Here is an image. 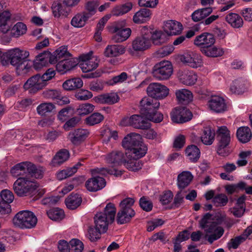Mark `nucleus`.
<instances>
[{
    "label": "nucleus",
    "instance_id": "f257e3e1",
    "mask_svg": "<svg viewBox=\"0 0 252 252\" xmlns=\"http://www.w3.org/2000/svg\"><path fill=\"white\" fill-rule=\"evenodd\" d=\"M217 222L214 220L213 215L210 213L205 214L200 221V225L206 233V237L208 241L212 244L215 241L220 239L223 234L224 230L222 227L218 226V224L225 223V216H220L217 219Z\"/></svg>",
    "mask_w": 252,
    "mask_h": 252
},
{
    "label": "nucleus",
    "instance_id": "f03ea898",
    "mask_svg": "<svg viewBox=\"0 0 252 252\" xmlns=\"http://www.w3.org/2000/svg\"><path fill=\"white\" fill-rule=\"evenodd\" d=\"M106 161L107 163L112 164V168H100L93 169L91 170L93 175H95L96 174H101L102 175H114L118 177L122 174V171L118 170L116 166L121 165L125 160L124 154L120 151H114L108 154L105 158Z\"/></svg>",
    "mask_w": 252,
    "mask_h": 252
},
{
    "label": "nucleus",
    "instance_id": "7ed1b4c3",
    "mask_svg": "<svg viewBox=\"0 0 252 252\" xmlns=\"http://www.w3.org/2000/svg\"><path fill=\"white\" fill-rule=\"evenodd\" d=\"M116 213V208L114 204L108 203L103 212H98L94 217V226L96 229L102 233L106 232L109 224L114 220Z\"/></svg>",
    "mask_w": 252,
    "mask_h": 252
},
{
    "label": "nucleus",
    "instance_id": "20e7f679",
    "mask_svg": "<svg viewBox=\"0 0 252 252\" xmlns=\"http://www.w3.org/2000/svg\"><path fill=\"white\" fill-rule=\"evenodd\" d=\"M38 187L37 183L26 177H19L14 183L13 189L20 197L32 194Z\"/></svg>",
    "mask_w": 252,
    "mask_h": 252
},
{
    "label": "nucleus",
    "instance_id": "39448f33",
    "mask_svg": "<svg viewBox=\"0 0 252 252\" xmlns=\"http://www.w3.org/2000/svg\"><path fill=\"white\" fill-rule=\"evenodd\" d=\"M37 218L34 214L29 211H20L13 219L14 224L21 228H32L37 223Z\"/></svg>",
    "mask_w": 252,
    "mask_h": 252
},
{
    "label": "nucleus",
    "instance_id": "423d86ee",
    "mask_svg": "<svg viewBox=\"0 0 252 252\" xmlns=\"http://www.w3.org/2000/svg\"><path fill=\"white\" fill-rule=\"evenodd\" d=\"M141 32L142 34L137 36L132 42V48L136 52H143L150 48L152 46L151 30L144 27Z\"/></svg>",
    "mask_w": 252,
    "mask_h": 252
},
{
    "label": "nucleus",
    "instance_id": "0eeeda50",
    "mask_svg": "<svg viewBox=\"0 0 252 252\" xmlns=\"http://www.w3.org/2000/svg\"><path fill=\"white\" fill-rule=\"evenodd\" d=\"M173 66L170 62L164 61L156 64L153 68L154 77L159 80H167L173 73Z\"/></svg>",
    "mask_w": 252,
    "mask_h": 252
},
{
    "label": "nucleus",
    "instance_id": "6e6552de",
    "mask_svg": "<svg viewBox=\"0 0 252 252\" xmlns=\"http://www.w3.org/2000/svg\"><path fill=\"white\" fill-rule=\"evenodd\" d=\"M123 126H130L141 129H146L150 127V123L139 115H133L130 117L124 118L121 122Z\"/></svg>",
    "mask_w": 252,
    "mask_h": 252
},
{
    "label": "nucleus",
    "instance_id": "1a4fd4ad",
    "mask_svg": "<svg viewBox=\"0 0 252 252\" xmlns=\"http://www.w3.org/2000/svg\"><path fill=\"white\" fill-rule=\"evenodd\" d=\"M93 52L91 51L86 54L80 56L79 66L84 72L91 71L98 66V61L96 57L93 56Z\"/></svg>",
    "mask_w": 252,
    "mask_h": 252
},
{
    "label": "nucleus",
    "instance_id": "9d476101",
    "mask_svg": "<svg viewBox=\"0 0 252 252\" xmlns=\"http://www.w3.org/2000/svg\"><path fill=\"white\" fill-rule=\"evenodd\" d=\"M169 91L167 87L158 83H151L147 88L149 96L157 100L166 97L169 94Z\"/></svg>",
    "mask_w": 252,
    "mask_h": 252
},
{
    "label": "nucleus",
    "instance_id": "9b49d317",
    "mask_svg": "<svg viewBox=\"0 0 252 252\" xmlns=\"http://www.w3.org/2000/svg\"><path fill=\"white\" fill-rule=\"evenodd\" d=\"M46 86L45 83L40 77V74H37L27 80L23 85V88L25 90L28 91L30 94H34Z\"/></svg>",
    "mask_w": 252,
    "mask_h": 252
},
{
    "label": "nucleus",
    "instance_id": "f8f14e48",
    "mask_svg": "<svg viewBox=\"0 0 252 252\" xmlns=\"http://www.w3.org/2000/svg\"><path fill=\"white\" fill-rule=\"evenodd\" d=\"M29 56V52L19 48H14L6 52V58H8L10 64L17 67L25 59Z\"/></svg>",
    "mask_w": 252,
    "mask_h": 252
},
{
    "label": "nucleus",
    "instance_id": "ddd939ff",
    "mask_svg": "<svg viewBox=\"0 0 252 252\" xmlns=\"http://www.w3.org/2000/svg\"><path fill=\"white\" fill-rule=\"evenodd\" d=\"M159 105L158 100L151 97H145L140 101V112L145 117L157 110Z\"/></svg>",
    "mask_w": 252,
    "mask_h": 252
},
{
    "label": "nucleus",
    "instance_id": "4468645a",
    "mask_svg": "<svg viewBox=\"0 0 252 252\" xmlns=\"http://www.w3.org/2000/svg\"><path fill=\"white\" fill-rule=\"evenodd\" d=\"M171 118L173 122L183 123L191 120L192 114L187 108L184 107H176L170 113Z\"/></svg>",
    "mask_w": 252,
    "mask_h": 252
},
{
    "label": "nucleus",
    "instance_id": "2eb2a0df",
    "mask_svg": "<svg viewBox=\"0 0 252 252\" xmlns=\"http://www.w3.org/2000/svg\"><path fill=\"white\" fill-rule=\"evenodd\" d=\"M209 108L217 113H223L227 110V105L224 98L219 95L211 96L207 103Z\"/></svg>",
    "mask_w": 252,
    "mask_h": 252
},
{
    "label": "nucleus",
    "instance_id": "dca6fc26",
    "mask_svg": "<svg viewBox=\"0 0 252 252\" xmlns=\"http://www.w3.org/2000/svg\"><path fill=\"white\" fill-rule=\"evenodd\" d=\"M216 39L213 34L209 32H203L195 37L194 44L201 48V49L208 48L213 45Z\"/></svg>",
    "mask_w": 252,
    "mask_h": 252
},
{
    "label": "nucleus",
    "instance_id": "f3484780",
    "mask_svg": "<svg viewBox=\"0 0 252 252\" xmlns=\"http://www.w3.org/2000/svg\"><path fill=\"white\" fill-rule=\"evenodd\" d=\"M181 60L183 63L193 68L200 66L202 62L201 56L194 52L185 53L181 56Z\"/></svg>",
    "mask_w": 252,
    "mask_h": 252
},
{
    "label": "nucleus",
    "instance_id": "a211bd4d",
    "mask_svg": "<svg viewBox=\"0 0 252 252\" xmlns=\"http://www.w3.org/2000/svg\"><path fill=\"white\" fill-rule=\"evenodd\" d=\"M89 135L90 132L88 129L79 128L70 132L68 138L73 144L78 145L83 142Z\"/></svg>",
    "mask_w": 252,
    "mask_h": 252
},
{
    "label": "nucleus",
    "instance_id": "6ab92c4d",
    "mask_svg": "<svg viewBox=\"0 0 252 252\" xmlns=\"http://www.w3.org/2000/svg\"><path fill=\"white\" fill-rule=\"evenodd\" d=\"M106 185L104 178L96 176L88 180L85 184L87 189L92 192H95L103 189Z\"/></svg>",
    "mask_w": 252,
    "mask_h": 252
},
{
    "label": "nucleus",
    "instance_id": "aec40b11",
    "mask_svg": "<svg viewBox=\"0 0 252 252\" xmlns=\"http://www.w3.org/2000/svg\"><path fill=\"white\" fill-rule=\"evenodd\" d=\"M163 30L168 35H177L182 32L183 26L180 22L169 20L164 23Z\"/></svg>",
    "mask_w": 252,
    "mask_h": 252
},
{
    "label": "nucleus",
    "instance_id": "412c9836",
    "mask_svg": "<svg viewBox=\"0 0 252 252\" xmlns=\"http://www.w3.org/2000/svg\"><path fill=\"white\" fill-rule=\"evenodd\" d=\"M140 134L131 133L127 134L123 139L122 141L123 147L128 150H130L135 146H138V144L142 141Z\"/></svg>",
    "mask_w": 252,
    "mask_h": 252
},
{
    "label": "nucleus",
    "instance_id": "4be33fe9",
    "mask_svg": "<svg viewBox=\"0 0 252 252\" xmlns=\"http://www.w3.org/2000/svg\"><path fill=\"white\" fill-rule=\"evenodd\" d=\"M48 62L53 63L54 61L52 59V57L49 53L45 52L38 55L32 63L35 69L39 70L46 66Z\"/></svg>",
    "mask_w": 252,
    "mask_h": 252
},
{
    "label": "nucleus",
    "instance_id": "5701e85b",
    "mask_svg": "<svg viewBox=\"0 0 252 252\" xmlns=\"http://www.w3.org/2000/svg\"><path fill=\"white\" fill-rule=\"evenodd\" d=\"M178 78L181 83L187 86L194 85L197 79V75L193 71L188 70L180 71Z\"/></svg>",
    "mask_w": 252,
    "mask_h": 252
},
{
    "label": "nucleus",
    "instance_id": "b1692460",
    "mask_svg": "<svg viewBox=\"0 0 252 252\" xmlns=\"http://www.w3.org/2000/svg\"><path fill=\"white\" fill-rule=\"evenodd\" d=\"M51 9L53 16L57 18L61 17L66 18L70 13V10H67V7L58 0L53 2Z\"/></svg>",
    "mask_w": 252,
    "mask_h": 252
},
{
    "label": "nucleus",
    "instance_id": "393cba45",
    "mask_svg": "<svg viewBox=\"0 0 252 252\" xmlns=\"http://www.w3.org/2000/svg\"><path fill=\"white\" fill-rule=\"evenodd\" d=\"M77 64V63L74 58L63 59L56 64V70L63 74L74 68Z\"/></svg>",
    "mask_w": 252,
    "mask_h": 252
},
{
    "label": "nucleus",
    "instance_id": "a878e982",
    "mask_svg": "<svg viewBox=\"0 0 252 252\" xmlns=\"http://www.w3.org/2000/svg\"><path fill=\"white\" fill-rule=\"evenodd\" d=\"M217 133L219 139L218 145L228 146L230 141V131L226 126H221L218 128Z\"/></svg>",
    "mask_w": 252,
    "mask_h": 252
},
{
    "label": "nucleus",
    "instance_id": "bb28decb",
    "mask_svg": "<svg viewBox=\"0 0 252 252\" xmlns=\"http://www.w3.org/2000/svg\"><path fill=\"white\" fill-rule=\"evenodd\" d=\"M151 10L147 8H141L133 16V21L136 24H142L149 21L151 18Z\"/></svg>",
    "mask_w": 252,
    "mask_h": 252
},
{
    "label": "nucleus",
    "instance_id": "cd10ccee",
    "mask_svg": "<svg viewBox=\"0 0 252 252\" xmlns=\"http://www.w3.org/2000/svg\"><path fill=\"white\" fill-rule=\"evenodd\" d=\"M175 95L178 101L181 103H188L193 99L192 93L186 89L177 90Z\"/></svg>",
    "mask_w": 252,
    "mask_h": 252
},
{
    "label": "nucleus",
    "instance_id": "c85d7f7f",
    "mask_svg": "<svg viewBox=\"0 0 252 252\" xmlns=\"http://www.w3.org/2000/svg\"><path fill=\"white\" fill-rule=\"evenodd\" d=\"M193 175L189 171H183L178 176L177 186L180 189H184L188 187L192 180Z\"/></svg>",
    "mask_w": 252,
    "mask_h": 252
},
{
    "label": "nucleus",
    "instance_id": "c756f323",
    "mask_svg": "<svg viewBox=\"0 0 252 252\" xmlns=\"http://www.w3.org/2000/svg\"><path fill=\"white\" fill-rule=\"evenodd\" d=\"M29 162L24 161L14 165L10 170L12 176L18 177L25 175L29 171Z\"/></svg>",
    "mask_w": 252,
    "mask_h": 252
},
{
    "label": "nucleus",
    "instance_id": "7c9ffc66",
    "mask_svg": "<svg viewBox=\"0 0 252 252\" xmlns=\"http://www.w3.org/2000/svg\"><path fill=\"white\" fill-rule=\"evenodd\" d=\"M125 52V48L122 45H111L106 47L104 54L107 57H113L123 54Z\"/></svg>",
    "mask_w": 252,
    "mask_h": 252
},
{
    "label": "nucleus",
    "instance_id": "2f4dec72",
    "mask_svg": "<svg viewBox=\"0 0 252 252\" xmlns=\"http://www.w3.org/2000/svg\"><path fill=\"white\" fill-rule=\"evenodd\" d=\"M200 51L206 56L212 58L221 57L224 53L222 48L214 45L210 46L208 48L200 49Z\"/></svg>",
    "mask_w": 252,
    "mask_h": 252
},
{
    "label": "nucleus",
    "instance_id": "473e14b6",
    "mask_svg": "<svg viewBox=\"0 0 252 252\" xmlns=\"http://www.w3.org/2000/svg\"><path fill=\"white\" fill-rule=\"evenodd\" d=\"M116 34L113 36L112 40L114 42L119 43L126 40L130 35L131 31L129 28L123 29H115Z\"/></svg>",
    "mask_w": 252,
    "mask_h": 252
},
{
    "label": "nucleus",
    "instance_id": "72a5a7b5",
    "mask_svg": "<svg viewBox=\"0 0 252 252\" xmlns=\"http://www.w3.org/2000/svg\"><path fill=\"white\" fill-rule=\"evenodd\" d=\"M215 133L210 127H204L202 130L200 138L202 142L206 145H211L215 140Z\"/></svg>",
    "mask_w": 252,
    "mask_h": 252
},
{
    "label": "nucleus",
    "instance_id": "f704fd0d",
    "mask_svg": "<svg viewBox=\"0 0 252 252\" xmlns=\"http://www.w3.org/2000/svg\"><path fill=\"white\" fill-rule=\"evenodd\" d=\"M252 136L251 129L248 126H241L237 130V137L239 141L243 143L250 141Z\"/></svg>",
    "mask_w": 252,
    "mask_h": 252
},
{
    "label": "nucleus",
    "instance_id": "c9c22d12",
    "mask_svg": "<svg viewBox=\"0 0 252 252\" xmlns=\"http://www.w3.org/2000/svg\"><path fill=\"white\" fill-rule=\"evenodd\" d=\"M89 19V16L86 13H78L73 17L70 24L75 28H82L86 25Z\"/></svg>",
    "mask_w": 252,
    "mask_h": 252
},
{
    "label": "nucleus",
    "instance_id": "e433bc0d",
    "mask_svg": "<svg viewBox=\"0 0 252 252\" xmlns=\"http://www.w3.org/2000/svg\"><path fill=\"white\" fill-rule=\"evenodd\" d=\"M119 97L116 93H109L98 96L97 101L102 104H113L118 101Z\"/></svg>",
    "mask_w": 252,
    "mask_h": 252
},
{
    "label": "nucleus",
    "instance_id": "4c0bfd02",
    "mask_svg": "<svg viewBox=\"0 0 252 252\" xmlns=\"http://www.w3.org/2000/svg\"><path fill=\"white\" fill-rule=\"evenodd\" d=\"M147 151V147L141 142L138 144V146H135L129 150V153L131 155V158L133 159H139L144 157Z\"/></svg>",
    "mask_w": 252,
    "mask_h": 252
},
{
    "label": "nucleus",
    "instance_id": "58836bf2",
    "mask_svg": "<svg viewBox=\"0 0 252 252\" xmlns=\"http://www.w3.org/2000/svg\"><path fill=\"white\" fill-rule=\"evenodd\" d=\"M65 204L68 209L74 210L80 205L82 202V197L78 194L71 193L65 199Z\"/></svg>",
    "mask_w": 252,
    "mask_h": 252
},
{
    "label": "nucleus",
    "instance_id": "ea45409f",
    "mask_svg": "<svg viewBox=\"0 0 252 252\" xmlns=\"http://www.w3.org/2000/svg\"><path fill=\"white\" fill-rule=\"evenodd\" d=\"M186 154L191 162H196L200 158V152L196 146L191 145L186 148Z\"/></svg>",
    "mask_w": 252,
    "mask_h": 252
},
{
    "label": "nucleus",
    "instance_id": "a19ab883",
    "mask_svg": "<svg viewBox=\"0 0 252 252\" xmlns=\"http://www.w3.org/2000/svg\"><path fill=\"white\" fill-rule=\"evenodd\" d=\"M226 21L233 28H239L243 25V20L238 14L230 13L225 17Z\"/></svg>",
    "mask_w": 252,
    "mask_h": 252
},
{
    "label": "nucleus",
    "instance_id": "79ce46f5",
    "mask_svg": "<svg viewBox=\"0 0 252 252\" xmlns=\"http://www.w3.org/2000/svg\"><path fill=\"white\" fill-rule=\"evenodd\" d=\"M83 82L80 78H74L65 81L63 84L64 89L67 91L80 88L83 86Z\"/></svg>",
    "mask_w": 252,
    "mask_h": 252
},
{
    "label": "nucleus",
    "instance_id": "37998d69",
    "mask_svg": "<svg viewBox=\"0 0 252 252\" xmlns=\"http://www.w3.org/2000/svg\"><path fill=\"white\" fill-rule=\"evenodd\" d=\"M213 11L211 7L199 9L194 11L191 14L193 21L198 22L209 16Z\"/></svg>",
    "mask_w": 252,
    "mask_h": 252
},
{
    "label": "nucleus",
    "instance_id": "c03bdc74",
    "mask_svg": "<svg viewBox=\"0 0 252 252\" xmlns=\"http://www.w3.org/2000/svg\"><path fill=\"white\" fill-rule=\"evenodd\" d=\"M69 157V153L66 149H62L59 151L55 156L53 160L52 163L54 166L60 165L65 161Z\"/></svg>",
    "mask_w": 252,
    "mask_h": 252
},
{
    "label": "nucleus",
    "instance_id": "a18cd8bd",
    "mask_svg": "<svg viewBox=\"0 0 252 252\" xmlns=\"http://www.w3.org/2000/svg\"><path fill=\"white\" fill-rule=\"evenodd\" d=\"M135 215L133 210H129V212L121 210L117 214V221L118 224H124L128 222Z\"/></svg>",
    "mask_w": 252,
    "mask_h": 252
},
{
    "label": "nucleus",
    "instance_id": "49530a36",
    "mask_svg": "<svg viewBox=\"0 0 252 252\" xmlns=\"http://www.w3.org/2000/svg\"><path fill=\"white\" fill-rule=\"evenodd\" d=\"M167 35L160 31H156L151 32V41L155 45H160L167 40Z\"/></svg>",
    "mask_w": 252,
    "mask_h": 252
},
{
    "label": "nucleus",
    "instance_id": "de8ad7c7",
    "mask_svg": "<svg viewBox=\"0 0 252 252\" xmlns=\"http://www.w3.org/2000/svg\"><path fill=\"white\" fill-rule=\"evenodd\" d=\"M80 163H78L72 167L61 170L56 174V177L59 180H62L71 176L77 172L78 167L81 166Z\"/></svg>",
    "mask_w": 252,
    "mask_h": 252
},
{
    "label": "nucleus",
    "instance_id": "09e8293b",
    "mask_svg": "<svg viewBox=\"0 0 252 252\" xmlns=\"http://www.w3.org/2000/svg\"><path fill=\"white\" fill-rule=\"evenodd\" d=\"M32 62L28 60V58L26 59L16 67V72L19 75H25L32 70Z\"/></svg>",
    "mask_w": 252,
    "mask_h": 252
},
{
    "label": "nucleus",
    "instance_id": "8fccbe9b",
    "mask_svg": "<svg viewBox=\"0 0 252 252\" xmlns=\"http://www.w3.org/2000/svg\"><path fill=\"white\" fill-rule=\"evenodd\" d=\"M94 109V106L89 103L79 104L75 110L76 113L81 116L87 115L92 113Z\"/></svg>",
    "mask_w": 252,
    "mask_h": 252
},
{
    "label": "nucleus",
    "instance_id": "3c124183",
    "mask_svg": "<svg viewBox=\"0 0 252 252\" xmlns=\"http://www.w3.org/2000/svg\"><path fill=\"white\" fill-rule=\"evenodd\" d=\"M27 30V26L25 24L18 22L12 28L11 34L13 37H18L25 34Z\"/></svg>",
    "mask_w": 252,
    "mask_h": 252
},
{
    "label": "nucleus",
    "instance_id": "603ef678",
    "mask_svg": "<svg viewBox=\"0 0 252 252\" xmlns=\"http://www.w3.org/2000/svg\"><path fill=\"white\" fill-rule=\"evenodd\" d=\"M132 4L130 2H126L122 5L115 7L112 13L115 16L123 15L131 10L132 8Z\"/></svg>",
    "mask_w": 252,
    "mask_h": 252
},
{
    "label": "nucleus",
    "instance_id": "864d4df0",
    "mask_svg": "<svg viewBox=\"0 0 252 252\" xmlns=\"http://www.w3.org/2000/svg\"><path fill=\"white\" fill-rule=\"evenodd\" d=\"M104 119V116L99 113H94L85 119L87 125L92 126L101 122Z\"/></svg>",
    "mask_w": 252,
    "mask_h": 252
},
{
    "label": "nucleus",
    "instance_id": "5fc2aeb1",
    "mask_svg": "<svg viewBox=\"0 0 252 252\" xmlns=\"http://www.w3.org/2000/svg\"><path fill=\"white\" fill-rule=\"evenodd\" d=\"M46 213L51 220L55 221L61 220L64 217L63 211L58 208L50 209Z\"/></svg>",
    "mask_w": 252,
    "mask_h": 252
},
{
    "label": "nucleus",
    "instance_id": "6e6d98bb",
    "mask_svg": "<svg viewBox=\"0 0 252 252\" xmlns=\"http://www.w3.org/2000/svg\"><path fill=\"white\" fill-rule=\"evenodd\" d=\"M55 108V105L52 103H43L37 107L36 111L39 115L43 116L52 112Z\"/></svg>",
    "mask_w": 252,
    "mask_h": 252
},
{
    "label": "nucleus",
    "instance_id": "4d7b16f0",
    "mask_svg": "<svg viewBox=\"0 0 252 252\" xmlns=\"http://www.w3.org/2000/svg\"><path fill=\"white\" fill-rule=\"evenodd\" d=\"M212 202L216 207H223L227 204L228 199L225 194L219 193L215 195Z\"/></svg>",
    "mask_w": 252,
    "mask_h": 252
},
{
    "label": "nucleus",
    "instance_id": "13d9d810",
    "mask_svg": "<svg viewBox=\"0 0 252 252\" xmlns=\"http://www.w3.org/2000/svg\"><path fill=\"white\" fill-rule=\"evenodd\" d=\"M70 56L69 52H67L66 46H61L57 49L54 52V55H51L52 59L54 58L56 61L62 58L66 59V57Z\"/></svg>",
    "mask_w": 252,
    "mask_h": 252
},
{
    "label": "nucleus",
    "instance_id": "bf43d9fd",
    "mask_svg": "<svg viewBox=\"0 0 252 252\" xmlns=\"http://www.w3.org/2000/svg\"><path fill=\"white\" fill-rule=\"evenodd\" d=\"M137 159L130 160L125 163L126 167L129 170L135 171L141 169L143 163L141 161L137 160Z\"/></svg>",
    "mask_w": 252,
    "mask_h": 252
},
{
    "label": "nucleus",
    "instance_id": "052dcab7",
    "mask_svg": "<svg viewBox=\"0 0 252 252\" xmlns=\"http://www.w3.org/2000/svg\"><path fill=\"white\" fill-rule=\"evenodd\" d=\"M127 78V74L126 72H122L120 74L114 76L112 79L109 80L107 83L108 85L113 86L119 83H122L125 81Z\"/></svg>",
    "mask_w": 252,
    "mask_h": 252
},
{
    "label": "nucleus",
    "instance_id": "680f3d73",
    "mask_svg": "<svg viewBox=\"0 0 252 252\" xmlns=\"http://www.w3.org/2000/svg\"><path fill=\"white\" fill-rule=\"evenodd\" d=\"M29 174L36 178H41L43 176V171L42 168H37L35 165L29 162Z\"/></svg>",
    "mask_w": 252,
    "mask_h": 252
},
{
    "label": "nucleus",
    "instance_id": "e2e57ef3",
    "mask_svg": "<svg viewBox=\"0 0 252 252\" xmlns=\"http://www.w3.org/2000/svg\"><path fill=\"white\" fill-rule=\"evenodd\" d=\"M0 196L3 202L5 203V204L1 203L3 206L7 204L9 205L13 201L14 198L13 193L8 189L2 190L0 192Z\"/></svg>",
    "mask_w": 252,
    "mask_h": 252
},
{
    "label": "nucleus",
    "instance_id": "0e129e2a",
    "mask_svg": "<svg viewBox=\"0 0 252 252\" xmlns=\"http://www.w3.org/2000/svg\"><path fill=\"white\" fill-rule=\"evenodd\" d=\"M102 231L97 230L96 228L90 227L88 231L87 237L91 242H95L100 238Z\"/></svg>",
    "mask_w": 252,
    "mask_h": 252
},
{
    "label": "nucleus",
    "instance_id": "69168bd1",
    "mask_svg": "<svg viewBox=\"0 0 252 252\" xmlns=\"http://www.w3.org/2000/svg\"><path fill=\"white\" fill-rule=\"evenodd\" d=\"M70 251L73 252H82L84 249L83 243L78 239H73L70 241Z\"/></svg>",
    "mask_w": 252,
    "mask_h": 252
},
{
    "label": "nucleus",
    "instance_id": "338daca9",
    "mask_svg": "<svg viewBox=\"0 0 252 252\" xmlns=\"http://www.w3.org/2000/svg\"><path fill=\"white\" fill-rule=\"evenodd\" d=\"M245 240L240 235L232 238L227 243V246L229 250L236 249Z\"/></svg>",
    "mask_w": 252,
    "mask_h": 252
},
{
    "label": "nucleus",
    "instance_id": "774afa93",
    "mask_svg": "<svg viewBox=\"0 0 252 252\" xmlns=\"http://www.w3.org/2000/svg\"><path fill=\"white\" fill-rule=\"evenodd\" d=\"M135 201L133 198L128 197L123 199L120 203L121 210L124 211H127L129 212V210H133L131 208L132 206L133 205Z\"/></svg>",
    "mask_w": 252,
    "mask_h": 252
}]
</instances>
